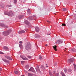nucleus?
I'll return each mask as SVG.
<instances>
[{"instance_id": "41", "label": "nucleus", "mask_w": 76, "mask_h": 76, "mask_svg": "<svg viewBox=\"0 0 76 76\" xmlns=\"http://www.w3.org/2000/svg\"><path fill=\"white\" fill-rule=\"evenodd\" d=\"M56 76H58V73H57Z\"/></svg>"}, {"instance_id": "17", "label": "nucleus", "mask_w": 76, "mask_h": 76, "mask_svg": "<svg viewBox=\"0 0 76 76\" xmlns=\"http://www.w3.org/2000/svg\"><path fill=\"white\" fill-rule=\"evenodd\" d=\"M73 66H74V70H75V72H76V65L75 64H73Z\"/></svg>"}, {"instance_id": "45", "label": "nucleus", "mask_w": 76, "mask_h": 76, "mask_svg": "<svg viewBox=\"0 0 76 76\" xmlns=\"http://www.w3.org/2000/svg\"><path fill=\"white\" fill-rule=\"evenodd\" d=\"M25 73H28V72H27L26 71H25Z\"/></svg>"}, {"instance_id": "8", "label": "nucleus", "mask_w": 76, "mask_h": 76, "mask_svg": "<svg viewBox=\"0 0 76 76\" xmlns=\"http://www.w3.org/2000/svg\"><path fill=\"white\" fill-rule=\"evenodd\" d=\"M5 58H7V59H8V60H12V59L9 56H5Z\"/></svg>"}, {"instance_id": "37", "label": "nucleus", "mask_w": 76, "mask_h": 76, "mask_svg": "<svg viewBox=\"0 0 76 76\" xmlns=\"http://www.w3.org/2000/svg\"><path fill=\"white\" fill-rule=\"evenodd\" d=\"M66 25L65 24H64V23H62V26H66Z\"/></svg>"}, {"instance_id": "23", "label": "nucleus", "mask_w": 76, "mask_h": 76, "mask_svg": "<svg viewBox=\"0 0 76 76\" xmlns=\"http://www.w3.org/2000/svg\"><path fill=\"white\" fill-rule=\"evenodd\" d=\"M1 6L2 8H4V5L3 4H1Z\"/></svg>"}, {"instance_id": "4", "label": "nucleus", "mask_w": 76, "mask_h": 76, "mask_svg": "<svg viewBox=\"0 0 76 76\" xmlns=\"http://www.w3.org/2000/svg\"><path fill=\"white\" fill-rule=\"evenodd\" d=\"M7 15L8 16H10L11 15V16L13 15V12L12 11H10L9 12Z\"/></svg>"}, {"instance_id": "48", "label": "nucleus", "mask_w": 76, "mask_h": 76, "mask_svg": "<svg viewBox=\"0 0 76 76\" xmlns=\"http://www.w3.org/2000/svg\"><path fill=\"white\" fill-rule=\"evenodd\" d=\"M56 73V71H53V73L54 74V73Z\"/></svg>"}, {"instance_id": "7", "label": "nucleus", "mask_w": 76, "mask_h": 76, "mask_svg": "<svg viewBox=\"0 0 76 76\" xmlns=\"http://www.w3.org/2000/svg\"><path fill=\"white\" fill-rule=\"evenodd\" d=\"M36 70L37 72H39L40 70H39V66H37L36 68Z\"/></svg>"}, {"instance_id": "18", "label": "nucleus", "mask_w": 76, "mask_h": 76, "mask_svg": "<svg viewBox=\"0 0 76 76\" xmlns=\"http://www.w3.org/2000/svg\"><path fill=\"white\" fill-rule=\"evenodd\" d=\"M53 47L55 51H57V50L56 49V48H57V46L55 45L53 46Z\"/></svg>"}, {"instance_id": "5", "label": "nucleus", "mask_w": 76, "mask_h": 76, "mask_svg": "<svg viewBox=\"0 0 76 76\" xmlns=\"http://www.w3.org/2000/svg\"><path fill=\"white\" fill-rule=\"evenodd\" d=\"M7 15L8 16H10L11 15V16L13 15V12L12 11H10L9 12Z\"/></svg>"}, {"instance_id": "28", "label": "nucleus", "mask_w": 76, "mask_h": 76, "mask_svg": "<svg viewBox=\"0 0 76 76\" xmlns=\"http://www.w3.org/2000/svg\"><path fill=\"white\" fill-rule=\"evenodd\" d=\"M26 69H29V65H26Z\"/></svg>"}, {"instance_id": "49", "label": "nucleus", "mask_w": 76, "mask_h": 76, "mask_svg": "<svg viewBox=\"0 0 76 76\" xmlns=\"http://www.w3.org/2000/svg\"><path fill=\"white\" fill-rule=\"evenodd\" d=\"M46 47H47V46H48V45L47 44H46L45 45Z\"/></svg>"}, {"instance_id": "39", "label": "nucleus", "mask_w": 76, "mask_h": 76, "mask_svg": "<svg viewBox=\"0 0 76 76\" xmlns=\"http://www.w3.org/2000/svg\"><path fill=\"white\" fill-rule=\"evenodd\" d=\"M19 43H20V44H22L23 43V42L22 41H20L19 42Z\"/></svg>"}, {"instance_id": "47", "label": "nucleus", "mask_w": 76, "mask_h": 76, "mask_svg": "<svg viewBox=\"0 0 76 76\" xmlns=\"http://www.w3.org/2000/svg\"><path fill=\"white\" fill-rule=\"evenodd\" d=\"M42 68H43V69H44V68H45V67H44V66H42Z\"/></svg>"}, {"instance_id": "29", "label": "nucleus", "mask_w": 76, "mask_h": 76, "mask_svg": "<svg viewBox=\"0 0 76 76\" xmlns=\"http://www.w3.org/2000/svg\"><path fill=\"white\" fill-rule=\"evenodd\" d=\"M2 60H3V61H4V62H7V60L4 59H3Z\"/></svg>"}, {"instance_id": "22", "label": "nucleus", "mask_w": 76, "mask_h": 76, "mask_svg": "<svg viewBox=\"0 0 76 76\" xmlns=\"http://www.w3.org/2000/svg\"><path fill=\"white\" fill-rule=\"evenodd\" d=\"M25 23H26V24H29V22H28L27 20H26L25 21Z\"/></svg>"}, {"instance_id": "2", "label": "nucleus", "mask_w": 76, "mask_h": 76, "mask_svg": "<svg viewBox=\"0 0 76 76\" xmlns=\"http://www.w3.org/2000/svg\"><path fill=\"white\" fill-rule=\"evenodd\" d=\"M25 48L26 50L29 51L31 49V46L28 43L25 46Z\"/></svg>"}, {"instance_id": "44", "label": "nucleus", "mask_w": 76, "mask_h": 76, "mask_svg": "<svg viewBox=\"0 0 76 76\" xmlns=\"http://www.w3.org/2000/svg\"><path fill=\"white\" fill-rule=\"evenodd\" d=\"M54 65L55 66H56V65H57V63L56 62L54 64Z\"/></svg>"}, {"instance_id": "38", "label": "nucleus", "mask_w": 76, "mask_h": 76, "mask_svg": "<svg viewBox=\"0 0 76 76\" xmlns=\"http://www.w3.org/2000/svg\"><path fill=\"white\" fill-rule=\"evenodd\" d=\"M28 57L29 58H32V57L31 56H28Z\"/></svg>"}, {"instance_id": "21", "label": "nucleus", "mask_w": 76, "mask_h": 76, "mask_svg": "<svg viewBox=\"0 0 76 76\" xmlns=\"http://www.w3.org/2000/svg\"><path fill=\"white\" fill-rule=\"evenodd\" d=\"M23 15H20L18 17V18H19V19H21V18H22L23 17Z\"/></svg>"}, {"instance_id": "40", "label": "nucleus", "mask_w": 76, "mask_h": 76, "mask_svg": "<svg viewBox=\"0 0 76 76\" xmlns=\"http://www.w3.org/2000/svg\"><path fill=\"white\" fill-rule=\"evenodd\" d=\"M4 54V53H3V52H0V54Z\"/></svg>"}, {"instance_id": "42", "label": "nucleus", "mask_w": 76, "mask_h": 76, "mask_svg": "<svg viewBox=\"0 0 76 76\" xmlns=\"http://www.w3.org/2000/svg\"><path fill=\"white\" fill-rule=\"evenodd\" d=\"M47 22H48V23H50V21H49V20H47Z\"/></svg>"}, {"instance_id": "46", "label": "nucleus", "mask_w": 76, "mask_h": 76, "mask_svg": "<svg viewBox=\"0 0 76 76\" xmlns=\"http://www.w3.org/2000/svg\"><path fill=\"white\" fill-rule=\"evenodd\" d=\"M2 70V69L0 67V71H1Z\"/></svg>"}, {"instance_id": "1", "label": "nucleus", "mask_w": 76, "mask_h": 76, "mask_svg": "<svg viewBox=\"0 0 76 76\" xmlns=\"http://www.w3.org/2000/svg\"><path fill=\"white\" fill-rule=\"evenodd\" d=\"M11 32H12V30H9L7 31L3 32V34L4 36H7V35H9Z\"/></svg>"}, {"instance_id": "13", "label": "nucleus", "mask_w": 76, "mask_h": 76, "mask_svg": "<svg viewBox=\"0 0 76 76\" xmlns=\"http://www.w3.org/2000/svg\"><path fill=\"white\" fill-rule=\"evenodd\" d=\"M36 29V32H38L39 31V28L38 27H36L35 28Z\"/></svg>"}, {"instance_id": "3", "label": "nucleus", "mask_w": 76, "mask_h": 76, "mask_svg": "<svg viewBox=\"0 0 76 76\" xmlns=\"http://www.w3.org/2000/svg\"><path fill=\"white\" fill-rule=\"evenodd\" d=\"M36 18L37 17L36 16L33 15L32 17L31 16H30L28 18V19L30 21H31V20H32L33 19H36Z\"/></svg>"}, {"instance_id": "27", "label": "nucleus", "mask_w": 76, "mask_h": 76, "mask_svg": "<svg viewBox=\"0 0 76 76\" xmlns=\"http://www.w3.org/2000/svg\"><path fill=\"white\" fill-rule=\"evenodd\" d=\"M39 58L40 60H42V56H41V55L39 56Z\"/></svg>"}, {"instance_id": "52", "label": "nucleus", "mask_w": 76, "mask_h": 76, "mask_svg": "<svg viewBox=\"0 0 76 76\" xmlns=\"http://www.w3.org/2000/svg\"><path fill=\"white\" fill-rule=\"evenodd\" d=\"M65 49H66V48Z\"/></svg>"}, {"instance_id": "51", "label": "nucleus", "mask_w": 76, "mask_h": 76, "mask_svg": "<svg viewBox=\"0 0 76 76\" xmlns=\"http://www.w3.org/2000/svg\"><path fill=\"white\" fill-rule=\"evenodd\" d=\"M22 76H25L24 75H23Z\"/></svg>"}, {"instance_id": "12", "label": "nucleus", "mask_w": 76, "mask_h": 76, "mask_svg": "<svg viewBox=\"0 0 76 76\" xmlns=\"http://www.w3.org/2000/svg\"><path fill=\"white\" fill-rule=\"evenodd\" d=\"M0 26H1L3 27H4V28H7V26L6 25H4L3 24H0Z\"/></svg>"}, {"instance_id": "43", "label": "nucleus", "mask_w": 76, "mask_h": 76, "mask_svg": "<svg viewBox=\"0 0 76 76\" xmlns=\"http://www.w3.org/2000/svg\"><path fill=\"white\" fill-rule=\"evenodd\" d=\"M46 67H48V66H47V64H46Z\"/></svg>"}, {"instance_id": "24", "label": "nucleus", "mask_w": 76, "mask_h": 76, "mask_svg": "<svg viewBox=\"0 0 76 76\" xmlns=\"http://www.w3.org/2000/svg\"><path fill=\"white\" fill-rule=\"evenodd\" d=\"M72 51L73 52H76V49H72Z\"/></svg>"}, {"instance_id": "35", "label": "nucleus", "mask_w": 76, "mask_h": 76, "mask_svg": "<svg viewBox=\"0 0 76 76\" xmlns=\"http://www.w3.org/2000/svg\"><path fill=\"white\" fill-rule=\"evenodd\" d=\"M64 71L65 73H66V72H67V69H64Z\"/></svg>"}, {"instance_id": "14", "label": "nucleus", "mask_w": 76, "mask_h": 76, "mask_svg": "<svg viewBox=\"0 0 76 76\" xmlns=\"http://www.w3.org/2000/svg\"><path fill=\"white\" fill-rule=\"evenodd\" d=\"M63 42V41L61 40H59L58 41V42H57L56 43H58V44H61V43H62Z\"/></svg>"}, {"instance_id": "50", "label": "nucleus", "mask_w": 76, "mask_h": 76, "mask_svg": "<svg viewBox=\"0 0 76 76\" xmlns=\"http://www.w3.org/2000/svg\"><path fill=\"white\" fill-rule=\"evenodd\" d=\"M51 34V33L50 34H48V35H50Z\"/></svg>"}, {"instance_id": "9", "label": "nucleus", "mask_w": 76, "mask_h": 76, "mask_svg": "<svg viewBox=\"0 0 76 76\" xmlns=\"http://www.w3.org/2000/svg\"><path fill=\"white\" fill-rule=\"evenodd\" d=\"M21 58L23 59V60H28V59L25 56H23V57L21 56Z\"/></svg>"}, {"instance_id": "6", "label": "nucleus", "mask_w": 76, "mask_h": 76, "mask_svg": "<svg viewBox=\"0 0 76 76\" xmlns=\"http://www.w3.org/2000/svg\"><path fill=\"white\" fill-rule=\"evenodd\" d=\"M28 71L32 72H34V73H35V71L34 69V68H33V67H31L28 70Z\"/></svg>"}, {"instance_id": "33", "label": "nucleus", "mask_w": 76, "mask_h": 76, "mask_svg": "<svg viewBox=\"0 0 76 76\" xmlns=\"http://www.w3.org/2000/svg\"><path fill=\"white\" fill-rule=\"evenodd\" d=\"M61 73L62 76H66V75H65L64 73H63V72H61Z\"/></svg>"}, {"instance_id": "34", "label": "nucleus", "mask_w": 76, "mask_h": 76, "mask_svg": "<svg viewBox=\"0 0 76 76\" xmlns=\"http://www.w3.org/2000/svg\"><path fill=\"white\" fill-rule=\"evenodd\" d=\"M21 63L22 64H23V63H25V61H21Z\"/></svg>"}, {"instance_id": "11", "label": "nucleus", "mask_w": 76, "mask_h": 76, "mask_svg": "<svg viewBox=\"0 0 76 76\" xmlns=\"http://www.w3.org/2000/svg\"><path fill=\"white\" fill-rule=\"evenodd\" d=\"M68 63H73V60L72 59H69L68 60Z\"/></svg>"}, {"instance_id": "16", "label": "nucleus", "mask_w": 76, "mask_h": 76, "mask_svg": "<svg viewBox=\"0 0 76 76\" xmlns=\"http://www.w3.org/2000/svg\"><path fill=\"white\" fill-rule=\"evenodd\" d=\"M27 12L28 13H29L30 15H31V11L30 10V9H29L27 10Z\"/></svg>"}, {"instance_id": "20", "label": "nucleus", "mask_w": 76, "mask_h": 76, "mask_svg": "<svg viewBox=\"0 0 76 76\" xmlns=\"http://www.w3.org/2000/svg\"><path fill=\"white\" fill-rule=\"evenodd\" d=\"M19 46L21 48H23V46L22 44H20L19 45Z\"/></svg>"}, {"instance_id": "32", "label": "nucleus", "mask_w": 76, "mask_h": 76, "mask_svg": "<svg viewBox=\"0 0 76 76\" xmlns=\"http://www.w3.org/2000/svg\"><path fill=\"white\" fill-rule=\"evenodd\" d=\"M72 71V69H69L68 70V72H70Z\"/></svg>"}, {"instance_id": "25", "label": "nucleus", "mask_w": 76, "mask_h": 76, "mask_svg": "<svg viewBox=\"0 0 76 76\" xmlns=\"http://www.w3.org/2000/svg\"><path fill=\"white\" fill-rule=\"evenodd\" d=\"M28 76H33V75H32L30 73H28Z\"/></svg>"}, {"instance_id": "36", "label": "nucleus", "mask_w": 76, "mask_h": 76, "mask_svg": "<svg viewBox=\"0 0 76 76\" xmlns=\"http://www.w3.org/2000/svg\"><path fill=\"white\" fill-rule=\"evenodd\" d=\"M14 2L15 3H16L17 2V0H14Z\"/></svg>"}, {"instance_id": "26", "label": "nucleus", "mask_w": 76, "mask_h": 76, "mask_svg": "<svg viewBox=\"0 0 76 76\" xmlns=\"http://www.w3.org/2000/svg\"><path fill=\"white\" fill-rule=\"evenodd\" d=\"M14 73H15V74H17L18 73V71H14Z\"/></svg>"}, {"instance_id": "30", "label": "nucleus", "mask_w": 76, "mask_h": 76, "mask_svg": "<svg viewBox=\"0 0 76 76\" xmlns=\"http://www.w3.org/2000/svg\"><path fill=\"white\" fill-rule=\"evenodd\" d=\"M49 74L50 76H52V73L51 72H49Z\"/></svg>"}, {"instance_id": "31", "label": "nucleus", "mask_w": 76, "mask_h": 76, "mask_svg": "<svg viewBox=\"0 0 76 76\" xmlns=\"http://www.w3.org/2000/svg\"><path fill=\"white\" fill-rule=\"evenodd\" d=\"M7 7H12V5H7Z\"/></svg>"}, {"instance_id": "15", "label": "nucleus", "mask_w": 76, "mask_h": 76, "mask_svg": "<svg viewBox=\"0 0 76 76\" xmlns=\"http://www.w3.org/2000/svg\"><path fill=\"white\" fill-rule=\"evenodd\" d=\"M3 48L4 49H5V50H7L9 49V48H8V47L7 46H4L3 47Z\"/></svg>"}, {"instance_id": "10", "label": "nucleus", "mask_w": 76, "mask_h": 76, "mask_svg": "<svg viewBox=\"0 0 76 76\" xmlns=\"http://www.w3.org/2000/svg\"><path fill=\"white\" fill-rule=\"evenodd\" d=\"M25 31L24 30L19 31L18 32L19 34H23V33H25Z\"/></svg>"}, {"instance_id": "19", "label": "nucleus", "mask_w": 76, "mask_h": 76, "mask_svg": "<svg viewBox=\"0 0 76 76\" xmlns=\"http://www.w3.org/2000/svg\"><path fill=\"white\" fill-rule=\"evenodd\" d=\"M63 11H64V12H66V11H67V9L66 8H63Z\"/></svg>"}]
</instances>
